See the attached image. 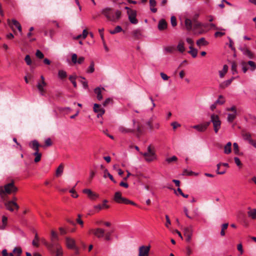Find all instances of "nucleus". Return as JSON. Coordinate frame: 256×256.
<instances>
[{
  "label": "nucleus",
  "mask_w": 256,
  "mask_h": 256,
  "mask_svg": "<svg viewBox=\"0 0 256 256\" xmlns=\"http://www.w3.org/2000/svg\"><path fill=\"white\" fill-rule=\"evenodd\" d=\"M18 190V188L14 186V180H12L10 182L6 184L4 186H0V196L2 198H4L5 194L16 193Z\"/></svg>",
  "instance_id": "f257e3e1"
},
{
  "label": "nucleus",
  "mask_w": 256,
  "mask_h": 256,
  "mask_svg": "<svg viewBox=\"0 0 256 256\" xmlns=\"http://www.w3.org/2000/svg\"><path fill=\"white\" fill-rule=\"evenodd\" d=\"M90 232L92 233L98 238H104L106 240L110 241L112 240L111 235L113 232L110 231L106 232L103 228H96L90 230Z\"/></svg>",
  "instance_id": "f03ea898"
},
{
  "label": "nucleus",
  "mask_w": 256,
  "mask_h": 256,
  "mask_svg": "<svg viewBox=\"0 0 256 256\" xmlns=\"http://www.w3.org/2000/svg\"><path fill=\"white\" fill-rule=\"evenodd\" d=\"M114 200L116 202L119 204H130L133 206H136V204L134 202L131 201L122 196V193L120 192H117L115 193L114 196Z\"/></svg>",
  "instance_id": "7ed1b4c3"
},
{
  "label": "nucleus",
  "mask_w": 256,
  "mask_h": 256,
  "mask_svg": "<svg viewBox=\"0 0 256 256\" xmlns=\"http://www.w3.org/2000/svg\"><path fill=\"white\" fill-rule=\"evenodd\" d=\"M210 122L212 123L214 131L217 134L220 128L221 121L218 115L212 114L210 116Z\"/></svg>",
  "instance_id": "20e7f679"
},
{
  "label": "nucleus",
  "mask_w": 256,
  "mask_h": 256,
  "mask_svg": "<svg viewBox=\"0 0 256 256\" xmlns=\"http://www.w3.org/2000/svg\"><path fill=\"white\" fill-rule=\"evenodd\" d=\"M144 158L147 162H150L152 161L155 158V153L152 150L151 145L149 146L148 148V152H140Z\"/></svg>",
  "instance_id": "39448f33"
},
{
  "label": "nucleus",
  "mask_w": 256,
  "mask_h": 256,
  "mask_svg": "<svg viewBox=\"0 0 256 256\" xmlns=\"http://www.w3.org/2000/svg\"><path fill=\"white\" fill-rule=\"evenodd\" d=\"M52 254L54 256H62L63 251L62 246L60 244H56V246H50L48 248Z\"/></svg>",
  "instance_id": "423d86ee"
},
{
  "label": "nucleus",
  "mask_w": 256,
  "mask_h": 256,
  "mask_svg": "<svg viewBox=\"0 0 256 256\" xmlns=\"http://www.w3.org/2000/svg\"><path fill=\"white\" fill-rule=\"evenodd\" d=\"M58 234L54 231L52 230L51 231V235H50V240L51 243L49 244L46 242H44V244L46 246H47V248H49L50 246H56V244H59L58 243Z\"/></svg>",
  "instance_id": "0eeeda50"
},
{
  "label": "nucleus",
  "mask_w": 256,
  "mask_h": 256,
  "mask_svg": "<svg viewBox=\"0 0 256 256\" xmlns=\"http://www.w3.org/2000/svg\"><path fill=\"white\" fill-rule=\"evenodd\" d=\"M207 24H204L200 22H196L194 24V29L196 31L195 33L198 34H201L206 32L204 28H206Z\"/></svg>",
  "instance_id": "6e6552de"
},
{
  "label": "nucleus",
  "mask_w": 256,
  "mask_h": 256,
  "mask_svg": "<svg viewBox=\"0 0 256 256\" xmlns=\"http://www.w3.org/2000/svg\"><path fill=\"white\" fill-rule=\"evenodd\" d=\"M128 19L130 22L132 24H136L138 22V20L136 18V11L135 10H129L127 12Z\"/></svg>",
  "instance_id": "1a4fd4ad"
},
{
  "label": "nucleus",
  "mask_w": 256,
  "mask_h": 256,
  "mask_svg": "<svg viewBox=\"0 0 256 256\" xmlns=\"http://www.w3.org/2000/svg\"><path fill=\"white\" fill-rule=\"evenodd\" d=\"M41 81L38 82L37 84V88L40 91V94L42 96L44 94L45 90L44 88V87L46 86V83L45 82L44 78L43 76H40Z\"/></svg>",
  "instance_id": "9d476101"
},
{
  "label": "nucleus",
  "mask_w": 256,
  "mask_h": 256,
  "mask_svg": "<svg viewBox=\"0 0 256 256\" xmlns=\"http://www.w3.org/2000/svg\"><path fill=\"white\" fill-rule=\"evenodd\" d=\"M150 246H142L138 248V256H148Z\"/></svg>",
  "instance_id": "9b49d317"
},
{
  "label": "nucleus",
  "mask_w": 256,
  "mask_h": 256,
  "mask_svg": "<svg viewBox=\"0 0 256 256\" xmlns=\"http://www.w3.org/2000/svg\"><path fill=\"white\" fill-rule=\"evenodd\" d=\"M5 206L6 208L10 212L14 211V207L16 210H18L19 208V206L18 205V204L12 200H9L6 202Z\"/></svg>",
  "instance_id": "f8f14e48"
},
{
  "label": "nucleus",
  "mask_w": 256,
  "mask_h": 256,
  "mask_svg": "<svg viewBox=\"0 0 256 256\" xmlns=\"http://www.w3.org/2000/svg\"><path fill=\"white\" fill-rule=\"evenodd\" d=\"M84 60L85 58L84 56H80L78 58L76 54H72V62L74 64H82L83 63Z\"/></svg>",
  "instance_id": "ddd939ff"
},
{
  "label": "nucleus",
  "mask_w": 256,
  "mask_h": 256,
  "mask_svg": "<svg viewBox=\"0 0 256 256\" xmlns=\"http://www.w3.org/2000/svg\"><path fill=\"white\" fill-rule=\"evenodd\" d=\"M102 14H104L108 20H110L113 14L112 8H105L102 10Z\"/></svg>",
  "instance_id": "4468645a"
},
{
  "label": "nucleus",
  "mask_w": 256,
  "mask_h": 256,
  "mask_svg": "<svg viewBox=\"0 0 256 256\" xmlns=\"http://www.w3.org/2000/svg\"><path fill=\"white\" fill-rule=\"evenodd\" d=\"M94 111L98 113L97 116L98 118L102 116L105 112L104 110L101 108V106L97 104H95L94 106Z\"/></svg>",
  "instance_id": "2eb2a0df"
},
{
  "label": "nucleus",
  "mask_w": 256,
  "mask_h": 256,
  "mask_svg": "<svg viewBox=\"0 0 256 256\" xmlns=\"http://www.w3.org/2000/svg\"><path fill=\"white\" fill-rule=\"evenodd\" d=\"M83 192L88 195V197L92 200H94L98 197V194L94 192L90 189H84Z\"/></svg>",
  "instance_id": "dca6fc26"
},
{
  "label": "nucleus",
  "mask_w": 256,
  "mask_h": 256,
  "mask_svg": "<svg viewBox=\"0 0 256 256\" xmlns=\"http://www.w3.org/2000/svg\"><path fill=\"white\" fill-rule=\"evenodd\" d=\"M168 24L164 19H161L159 20L158 28L160 30H164L167 28Z\"/></svg>",
  "instance_id": "f3484780"
},
{
  "label": "nucleus",
  "mask_w": 256,
  "mask_h": 256,
  "mask_svg": "<svg viewBox=\"0 0 256 256\" xmlns=\"http://www.w3.org/2000/svg\"><path fill=\"white\" fill-rule=\"evenodd\" d=\"M29 146L35 150V152H39V147L40 146L38 142L34 140L29 143Z\"/></svg>",
  "instance_id": "a211bd4d"
},
{
  "label": "nucleus",
  "mask_w": 256,
  "mask_h": 256,
  "mask_svg": "<svg viewBox=\"0 0 256 256\" xmlns=\"http://www.w3.org/2000/svg\"><path fill=\"white\" fill-rule=\"evenodd\" d=\"M241 133L244 139L246 140H247L249 144L250 143L251 140H253L252 138V135L250 132H247L246 130H242Z\"/></svg>",
  "instance_id": "6ab92c4d"
},
{
  "label": "nucleus",
  "mask_w": 256,
  "mask_h": 256,
  "mask_svg": "<svg viewBox=\"0 0 256 256\" xmlns=\"http://www.w3.org/2000/svg\"><path fill=\"white\" fill-rule=\"evenodd\" d=\"M8 22L9 26L12 29L13 32L15 34H16V31L14 28H17V24H20V22L14 19L12 20V22H10V20H8Z\"/></svg>",
  "instance_id": "aec40b11"
},
{
  "label": "nucleus",
  "mask_w": 256,
  "mask_h": 256,
  "mask_svg": "<svg viewBox=\"0 0 256 256\" xmlns=\"http://www.w3.org/2000/svg\"><path fill=\"white\" fill-rule=\"evenodd\" d=\"M66 244L68 248L70 249L75 248V247L76 246V242L74 239L70 238H66Z\"/></svg>",
  "instance_id": "412c9836"
},
{
  "label": "nucleus",
  "mask_w": 256,
  "mask_h": 256,
  "mask_svg": "<svg viewBox=\"0 0 256 256\" xmlns=\"http://www.w3.org/2000/svg\"><path fill=\"white\" fill-rule=\"evenodd\" d=\"M108 202V201L106 200H103V204H98L96 206H94V208L96 210H98V211H100L104 208H109L110 206L106 204V203Z\"/></svg>",
  "instance_id": "4be33fe9"
},
{
  "label": "nucleus",
  "mask_w": 256,
  "mask_h": 256,
  "mask_svg": "<svg viewBox=\"0 0 256 256\" xmlns=\"http://www.w3.org/2000/svg\"><path fill=\"white\" fill-rule=\"evenodd\" d=\"M240 50L243 54L246 56L248 58L252 59L254 58L253 54L246 48H240Z\"/></svg>",
  "instance_id": "5701e85b"
},
{
  "label": "nucleus",
  "mask_w": 256,
  "mask_h": 256,
  "mask_svg": "<svg viewBox=\"0 0 256 256\" xmlns=\"http://www.w3.org/2000/svg\"><path fill=\"white\" fill-rule=\"evenodd\" d=\"M102 90H104V88H102L98 87L96 88L94 92L95 94H96V97L98 100H100L102 99Z\"/></svg>",
  "instance_id": "b1692460"
},
{
  "label": "nucleus",
  "mask_w": 256,
  "mask_h": 256,
  "mask_svg": "<svg viewBox=\"0 0 256 256\" xmlns=\"http://www.w3.org/2000/svg\"><path fill=\"white\" fill-rule=\"evenodd\" d=\"M121 15H122V12L119 10H117L115 12V15H114V14H112V19H111L110 21H112L114 22H116L118 21L120 18Z\"/></svg>",
  "instance_id": "393cba45"
},
{
  "label": "nucleus",
  "mask_w": 256,
  "mask_h": 256,
  "mask_svg": "<svg viewBox=\"0 0 256 256\" xmlns=\"http://www.w3.org/2000/svg\"><path fill=\"white\" fill-rule=\"evenodd\" d=\"M184 24L187 30H192V22L190 19L186 18L184 20Z\"/></svg>",
  "instance_id": "a878e982"
},
{
  "label": "nucleus",
  "mask_w": 256,
  "mask_h": 256,
  "mask_svg": "<svg viewBox=\"0 0 256 256\" xmlns=\"http://www.w3.org/2000/svg\"><path fill=\"white\" fill-rule=\"evenodd\" d=\"M132 35L134 39H139L142 36V32L140 29L135 30L132 31Z\"/></svg>",
  "instance_id": "bb28decb"
},
{
  "label": "nucleus",
  "mask_w": 256,
  "mask_h": 256,
  "mask_svg": "<svg viewBox=\"0 0 256 256\" xmlns=\"http://www.w3.org/2000/svg\"><path fill=\"white\" fill-rule=\"evenodd\" d=\"M64 171V165L62 164H61L57 168L56 172V177H59L62 176Z\"/></svg>",
  "instance_id": "cd10ccee"
},
{
  "label": "nucleus",
  "mask_w": 256,
  "mask_h": 256,
  "mask_svg": "<svg viewBox=\"0 0 256 256\" xmlns=\"http://www.w3.org/2000/svg\"><path fill=\"white\" fill-rule=\"evenodd\" d=\"M184 235L185 236H192V232H193L192 226L185 227L184 228Z\"/></svg>",
  "instance_id": "c85d7f7f"
},
{
  "label": "nucleus",
  "mask_w": 256,
  "mask_h": 256,
  "mask_svg": "<svg viewBox=\"0 0 256 256\" xmlns=\"http://www.w3.org/2000/svg\"><path fill=\"white\" fill-rule=\"evenodd\" d=\"M233 78H231L230 80H227L222 82L220 84V88L222 89H224L228 87L232 82Z\"/></svg>",
  "instance_id": "c756f323"
},
{
  "label": "nucleus",
  "mask_w": 256,
  "mask_h": 256,
  "mask_svg": "<svg viewBox=\"0 0 256 256\" xmlns=\"http://www.w3.org/2000/svg\"><path fill=\"white\" fill-rule=\"evenodd\" d=\"M189 48L190 50L188 52V53L191 54L193 58H196L197 56L198 50L192 46H190Z\"/></svg>",
  "instance_id": "7c9ffc66"
},
{
  "label": "nucleus",
  "mask_w": 256,
  "mask_h": 256,
  "mask_svg": "<svg viewBox=\"0 0 256 256\" xmlns=\"http://www.w3.org/2000/svg\"><path fill=\"white\" fill-rule=\"evenodd\" d=\"M119 130L124 134L128 133V132H134V130L130 128H128L124 126H120L119 128Z\"/></svg>",
  "instance_id": "2f4dec72"
},
{
  "label": "nucleus",
  "mask_w": 256,
  "mask_h": 256,
  "mask_svg": "<svg viewBox=\"0 0 256 256\" xmlns=\"http://www.w3.org/2000/svg\"><path fill=\"white\" fill-rule=\"evenodd\" d=\"M208 44V42L204 38H202L196 42V44L198 46H206Z\"/></svg>",
  "instance_id": "473e14b6"
},
{
  "label": "nucleus",
  "mask_w": 256,
  "mask_h": 256,
  "mask_svg": "<svg viewBox=\"0 0 256 256\" xmlns=\"http://www.w3.org/2000/svg\"><path fill=\"white\" fill-rule=\"evenodd\" d=\"M107 176H108L110 180L112 181L114 183H116V181L114 180L112 176V174H110L107 169H104V177L106 178Z\"/></svg>",
  "instance_id": "72a5a7b5"
},
{
  "label": "nucleus",
  "mask_w": 256,
  "mask_h": 256,
  "mask_svg": "<svg viewBox=\"0 0 256 256\" xmlns=\"http://www.w3.org/2000/svg\"><path fill=\"white\" fill-rule=\"evenodd\" d=\"M58 76L62 80L64 79L67 76L66 72L64 70H59L58 72Z\"/></svg>",
  "instance_id": "f704fd0d"
},
{
  "label": "nucleus",
  "mask_w": 256,
  "mask_h": 256,
  "mask_svg": "<svg viewBox=\"0 0 256 256\" xmlns=\"http://www.w3.org/2000/svg\"><path fill=\"white\" fill-rule=\"evenodd\" d=\"M178 50L180 52H183L185 51V48L184 47V42L182 41H180L177 46Z\"/></svg>",
  "instance_id": "c9c22d12"
},
{
  "label": "nucleus",
  "mask_w": 256,
  "mask_h": 256,
  "mask_svg": "<svg viewBox=\"0 0 256 256\" xmlns=\"http://www.w3.org/2000/svg\"><path fill=\"white\" fill-rule=\"evenodd\" d=\"M228 70V66L226 64L224 65L222 70L219 72L220 77L223 78L225 74L227 72Z\"/></svg>",
  "instance_id": "e433bc0d"
},
{
  "label": "nucleus",
  "mask_w": 256,
  "mask_h": 256,
  "mask_svg": "<svg viewBox=\"0 0 256 256\" xmlns=\"http://www.w3.org/2000/svg\"><path fill=\"white\" fill-rule=\"evenodd\" d=\"M77 78V76L76 74L72 75L69 76V80L71 82L72 84L74 86V88H76V80Z\"/></svg>",
  "instance_id": "4c0bfd02"
},
{
  "label": "nucleus",
  "mask_w": 256,
  "mask_h": 256,
  "mask_svg": "<svg viewBox=\"0 0 256 256\" xmlns=\"http://www.w3.org/2000/svg\"><path fill=\"white\" fill-rule=\"evenodd\" d=\"M228 223H225L222 225V230L220 231V235L222 236H224L225 235V230L228 228Z\"/></svg>",
  "instance_id": "58836bf2"
},
{
  "label": "nucleus",
  "mask_w": 256,
  "mask_h": 256,
  "mask_svg": "<svg viewBox=\"0 0 256 256\" xmlns=\"http://www.w3.org/2000/svg\"><path fill=\"white\" fill-rule=\"evenodd\" d=\"M12 252L16 254V256H20L22 254V250L20 247H16L14 249Z\"/></svg>",
  "instance_id": "ea45409f"
},
{
  "label": "nucleus",
  "mask_w": 256,
  "mask_h": 256,
  "mask_svg": "<svg viewBox=\"0 0 256 256\" xmlns=\"http://www.w3.org/2000/svg\"><path fill=\"white\" fill-rule=\"evenodd\" d=\"M192 128L200 132H203L206 130L202 124L195 125Z\"/></svg>",
  "instance_id": "a19ab883"
},
{
  "label": "nucleus",
  "mask_w": 256,
  "mask_h": 256,
  "mask_svg": "<svg viewBox=\"0 0 256 256\" xmlns=\"http://www.w3.org/2000/svg\"><path fill=\"white\" fill-rule=\"evenodd\" d=\"M94 63L93 61H92L90 64L88 69L86 70L88 73H92L94 71Z\"/></svg>",
  "instance_id": "79ce46f5"
},
{
  "label": "nucleus",
  "mask_w": 256,
  "mask_h": 256,
  "mask_svg": "<svg viewBox=\"0 0 256 256\" xmlns=\"http://www.w3.org/2000/svg\"><path fill=\"white\" fill-rule=\"evenodd\" d=\"M122 27L120 26H118L115 28L114 30H110V32L112 34H116V33L122 32Z\"/></svg>",
  "instance_id": "37998d69"
},
{
  "label": "nucleus",
  "mask_w": 256,
  "mask_h": 256,
  "mask_svg": "<svg viewBox=\"0 0 256 256\" xmlns=\"http://www.w3.org/2000/svg\"><path fill=\"white\" fill-rule=\"evenodd\" d=\"M39 238L37 234H36L34 239L32 240V245L34 246L38 247L39 246L38 244Z\"/></svg>",
  "instance_id": "c03bdc74"
},
{
  "label": "nucleus",
  "mask_w": 256,
  "mask_h": 256,
  "mask_svg": "<svg viewBox=\"0 0 256 256\" xmlns=\"http://www.w3.org/2000/svg\"><path fill=\"white\" fill-rule=\"evenodd\" d=\"M248 215L252 219H256V209H252L248 212Z\"/></svg>",
  "instance_id": "a18cd8bd"
},
{
  "label": "nucleus",
  "mask_w": 256,
  "mask_h": 256,
  "mask_svg": "<svg viewBox=\"0 0 256 256\" xmlns=\"http://www.w3.org/2000/svg\"><path fill=\"white\" fill-rule=\"evenodd\" d=\"M33 154L36 156L34 160V162H39L41 159L42 154L40 152H34Z\"/></svg>",
  "instance_id": "49530a36"
},
{
  "label": "nucleus",
  "mask_w": 256,
  "mask_h": 256,
  "mask_svg": "<svg viewBox=\"0 0 256 256\" xmlns=\"http://www.w3.org/2000/svg\"><path fill=\"white\" fill-rule=\"evenodd\" d=\"M215 102L216 104H224L225 102L224 97L222 95L219 96L218 99L216 100Z\"/></svg>",
  "instance_id": "de8ad7c7"
},
{
  "label": "nucleus",
  "mask_w": 256,
  "mask_h": 256,
  "mask_svg": "<svg viewBox=\"0 0 256 256\" xmlns=\"http://www.w3.org/2000/svg\"><path fill=\"white\" fill-rule=\"evenodd\" d=\"M136 136L139 138L140 136V134H142V126L141 125L138 123L136 126Z\"/></svg>",
  "instance_id": "09e8293b"
},
{
  "label": "nucleus",
  "mask_w": 256,
  "mask_h": 256,
  "mask_svg": "<svg viewBox=\"0 0 256 256\" xmlns=\"http://www.w3.org/2000/svg\"><path fill=\"white\" fill-rule=\"evenodd\" d=\"M24 61L27 65L31 66L32 64V60L30 55L28 54L24 58Z\"/></svg>",
  "instance_id": "8fccbe9b"
},
{
  "label": "nucleus",
  "mask_w": 256,
  "mask_h": 256,
  "mask_svg": "<svg viewBox=\"0 0 256 256\" xmlns=\"http://www.w3.org/2000/svg\"><path fill=\"white\" fill-rule=\"evenodd\" d=\"M236 117V114H229L228 116V121L230 122H232L235 119Z\"/></svg>",
  "instance_id": "3c124183"
},
{
  "label": "nucleus",
  "mask_w": 256,
  "mask_h": 256,
  "mask_svg": "<svg viewBox=\"0 0 256 256\" xmlns=\"http://www.w3.org/2000/svg\"><path fill=\"white\" fill-rule=\"evenodd\" d=\"M233 146H234V152L235 153V154L240 155V152H239L238 144L236 142H234L233 144Z\"/></svg>",
  "instance_id": "603ef678"
},
{
  "label": "nucleus",
  "mask_w": 256,
  "mask_h": 256,
  "mask_svg": "<svg viewBox=\"0 0 256 256\" xmlns=\"http://www.w3.org/2000/svg\"><path fill=\"white\" fill-rule=\"evenodd\" d=\"M248 64L250 67V70L254 71L256 69V64L252 61H248Z\"/></svg>",
  "instance_id": "864d4df0"
},
{
  "label": "nucleus",
  "mask_w": 256,
  "mask_h": 256,
  "mask_svg": "<svg viewBox=\"0 0 256 256\" xmlns=\"http://www.w3.org/2000/svg\"><path fill=\"white\" fill-rule=\"evenodd\" d=\"M164 50L168 53H173L176 50V48L174 46H166L164 48Z\"/></svg>",
  "instance_id": "5fc2aeb1"
},
{
  "label": "nucleus",
  "mask_w": 256,
  "mask_h": 256,
  "mask_svg": "<svg viewBox=\"0 0 256 256\" xmlns=\"http://www.w3.org/2000/svg\"><path fill=\"white\" fill-rule=\"evenodd\" d=\"M52 142L50 138H48L45 140V144L42 146L43 148H46L48 146H50L52 145Z\"/></svg>",
  "instance_id": "6e6d98bb"
},
{
  "label": "nucleus",
  "mask_w": 256,
  "mask_h": 256,
  "mask_svg": "<svg viewBox=\"0 0 256 256\" xmlns=\"http://www.w3.org/2000/svg\"><path fill=\"white\" fill-rule=\"evenodd\" d=\"M36 56L38 58H40V59H42L44 58V54L42 53V52L40 50H38L36 51Z\"/></svg>",
  "instance_id": "4d7b16f0"
},
{
  "label": "nucleus",
  "mask_w": 256,
  "mask_h": 256,
  "mask_svg": "<svg viewBox=\"0 0 256 256\" xmlns=\"http://www.w3.org/2000/svg\"><path fill=\"white\" fill-rule=\"evenodd\" d=\"M177 160L178 158L176 156H173L172 158H167L166 159V161L169 164L172 162H175L177 161Z\"/></svg>",
  "instance_id": "13d9d810"
},
{
  "label": "nucleus",
  "mask_w": 256,
  "mask_h": 256,
  "mask_svg": "<svg viewBox=\"0 0 256 256\" xmlns=\"http://www.w3.org/2000/svg\"><path fill=\"white\" fill-rule=\"evenodd\" d=\"M170 22H171L172 26L173 27H174L176 26V24H177L176 18L174 16H171Z\"/></svg>",
  "instance_id": "bf43d9fd"
},
{
  "label": "nucleus",
  "mask_w": 256,
  "mask_h": 256,
  "mask_svg": "<svg viewBox=\"0 0 256 256\" xmlns=\"http://www.w3.org/2000/svg\"><path fill=\"white\" fill-rule=\"evenodd\" d=\"M221 165H222V164H220V163L217 164L216 173L218 174H225V172H226L225 170H224L223 171H220V166Z\"/></svg>",
  "instance_id": "052dcab7"
},
{
  "label": "nucleus",
  "mask_w": 256,
  "mask_h": 256,
  "mask_svg": "<svg viewBox=\"0 0 256 256\" xmlns=\"http://www.w3.org/2000/svg\"><path fill=\"white\" fill-rule=\"evenodd\" d=\"M241 64L242 66V69L244 72L246 73L248 70V68L246 66L247 64L245 62L243 61L242 62Z\"/></svg>",
  "instance_id": "680f3d73"
},
{
  "label": "nucleus",
  "mask_w": 256,
  "mask_h": 256,
  "mask_svg": "<svg viewBox=\"0 0 256 256\" xmlns=\"http://www.w3.org/2000/svg\"><path fill=\"white\" fill-rule=\"evenodd\" d=\"M234 160L238 166H242V164L240 160L238 157H235L234 158Z\"/></svg>",
  "instance_id": "e2e57ef3"
},
{
  "label": "nucleus",
  "mask_w": 256,
  "mask_h": 256,
  "mask_svg": "<svg viewBox=\"0 0 256 256\" xmlns=\"http://www.w3.org/2000/svg\"><path fill=\"white\" fill-rule=\"evenodd\" d=\"M232 152V148L230 147H227L226 146H224V152L226 154H229Z\"/></svg>",
  "instance_id": "0e129e2a"
},
{
  "label": "nucleus",
  "mask_w": 256,
  "mask_h": 256,
  "mask_svg": "<svg viewBox=\"0 0 256 256\" xmlns=\"http://www.w3.org/2000/svg\"><path fill=\"white\" fill-rule=\"evenodd\" d=\"M112 100L110 98H108L103 103L104 106H106L110 102H112Z\"/></svg>",
  "instance_id": "69168bd1"
},
{
  "label": "nucleus",
  "mask_w": 256,
  "mask_h": 256,
  "mask_svg": "<svg viewBox=\"0 0 256 256\" xmlns=\"http://www.w3.org/2000/svg\"><path fill=\"white\" fill-rule=\"evenodd\" d=\"M70 192L72 194V197L74 198H76L78 197V195L76 193V192L74 188H72V190H70Z\"/></svg>",
  "instance_id": "338daca9"
},
{
  "label": "nucleus",
  "mask_w": 256,
  "mask_h": 256,
  "mask_svg": "<svg viewBox=\"0 0 256 256\" xmlns=\"http://www.w3.org/2000/svg\"><path fill=\"white\" fill-rule=\"evenodd\" d=\"M194 173L192 171H188L187 170H184L183 172V175L192 176Z\"/></svg>",
  "instance_id": "774afa93"
}]
</instances>
